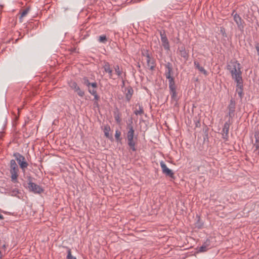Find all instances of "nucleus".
I'll use <instances>...</instances> for the list:
<instances>
[{
    "mask_svg": "<svg viewBox=\"0 0 259 259\" xmlns=\"http://www.w3.org/2000/svg\"><path fill=\"white\" fill-rule=\"evenodd\" d=\"M226 68L229 71L231 77L234 81L240 83V81L243 80L240 64L237 61L232 60L227 63Z\"/></svg>",
    "mask_w": 259,
    "mask_h": 259,
    "instance_id": "f257e3e1",
    "label": "nucleus"
},
{
    "mask_svg": "<svg viewBox=\"0 0 259 259\" xmlns=\"http://www.w3.org/2000/svg\"><path fill=\"white\" fill-rule=\"evenodd\" d=\"M128 131L127 133V144L133 151L136 150L135 147L136 137H134L135 131L132 124L128 125Z\"/></svg>",
    "mask_w": 259,
    "mask_h": 259,
    "instance_id": "f03ea898",
    "label": "nucleus"
},
{
    "mask_svg": "<svg viewBox=\"0 0 259 259\" xmlns=\"http://www.w3.org/2000/svg\"><path fill=\"white\" fill-rule=\"evenodd\" d=\"M165 66L166 68V70H165L164 75L166 78L168 80L169 85L175 84V83L174 81V78L172 76V67L171 63L168 62L165 65Z\"/></svg>",
    "mask_w": 259,
    "mask_h": 259,
    "instance_id": "7ed1b4c3",
    "label": "nucleus"
},
{
    "mask_svg": "<svg viewBox=\"0 0 259 259\" xmlns=\"http://www.w3.org/2000/svg\"><path fill=\"white\" fill-rule=\"evenodd\" d=\"M14 156L22 169H24L27 167L28 163L25 161V157L23 156L18 153H14Z\"/></svg>",
    "mask_w": 259,
    "mask_h": 259,
    "instance_id": "20e7f679",
    "label": "nucleus"
},
{
    "mask_svg": "<svg viewBox=\"0 0 259 259\" xmlns=\"http://www.w3.org/2000/svg\"><path fill=\"white\" fill-rule=\"evenodd\" d=\"M232 15L233 16V19L234 21L237 25L238 28L240 30L242 31L244 28V26L243 24V21L242 19V18L240 17L239 15L235 13V11L233 12Z\"/></svg>",
    "mask_w": 259,
    "mask_h": 259,
    "instance_id": "39448f33",
    "label": "nucleus"
},
{
    "mask_svg": "<svg viewBox=\"0 0 259 259\" xmlns=\"http://www.w3.org/2000/svg\"><path fill=\"white\" fill-rule=\"evenodd\" d=\"M160 35L161 37L162 45L164 49L165 50L168 51L169 50V44L165 31L164 30H161L160 31Z\"/></svg>",
    "mask_w": 259,
    "mask_h": 259,
    "instance_id": "423d86ee",
    "label": "nucleus"
},
{
    "mask_svg": "<svg viewBox=\"0 0 259 259\" xmlns=\"http://www.w3.org/2000/svg\"><path fill=\"white\" fill-rule=\"evenodd\" d=\"M28 187L30 191L33 192L34 193H40L43 192L42 188L39 185L33 183L29 182L28 184Z\"/></svg>",
    "mask_w": 259,
    "mask_h": 259,
    "instance_id": "0eeeda50",
    "label": "nucleus"
},
{
    "mask_svg": "<svg viewBox=\"0 0 259 259\" xmlns=\"http://www.w3.org/2000/svg\"><path fill=\"white\" fill-rule=\"evenodd\" d=\"M160 164L163 174L165 175L166 176L173 178L174 177V173L172 171L167 167L166 165L163 161H161Z\"/></svg>",
    "mask_w": 259,
    "mask_h": 259,
    "instance_id": "6e6552de",
    "label": "nucleus"
},
{
    "mask_svg": "<svg viewBox=\"0 0 259 259\" xmlns=\"http://www.w3.org/2000/svg\"><path fill=\"white\" fill-rule=\"evenodd\" d=\"M230 124L231 123L229 120L226 122L222 130V137L225 140H227L228 138L229 130Z\"/></svg>",
    "mask_w": 259,
    "mask_h": 259,
    "instance_id": "1a4fd4ad",
    "label": "nucleus"
},
{
    "mask_svg": "<svg viewBox=\"0 0 259 259\" xmlns=\"http://www.w3.org/2000/svg\"><path fill=\"white\" fill-rule=\"evenodd\" d=\"M143 56H145L146 58V61L147 66L150 68V69L152 70L154 68V65L153 61L151 59L150 54L147 51H145L142 53Z\"/></svg>",
    "mask_w": 259,
    "mask_h": 259,
    "instance_id": "9d476101",
    "label": "nucleus"
},
{
    "mask_svg": "<svg viewBox=\"0 0 259 259\" xmlns=\"http://www.w3.org/2000/svg\"><path fill=\"white\" fill-rule=\"evenodd\" d=\"M235 106L236 103L235 101L233 99H231L228 107L230 118H232L234 116Z\"/></svg>",
    "mask_w": 259,
    "mask_h": 259,
    "instance_id": "9b49d317",
    "label": "nucleus"
},
{
    "mask_svg": "<svg viewBox=\"0 0 259 259\" xmlns=\"http://www.w3.org/2000/svg\"><path fill=\"white\" fill-rule=\"evenodd\" d=\"M236 92L238 94L239 98L242 99L243 96V80H241L240 83L236 82Z\"/></svg>",
    "mask_w": 259,
    "mask_h": 259,
    "instance_id": "f8f14e48",
    "label": "nucleus"
},
{
    "mask_svg": "<svg viewBox=\"0 0 259 259\" xmlns=\"http://www.w3.org/2000/svg\"><path fill=\"white\" fill-rule=\"evenodd\" d=\"M169 88L170 90V93L171 96V98L174 100H177L176 85L175 83L169 85Z\"/></svg>",
    "mask_w": 259,
    "mask_h": 259,
    "instance_id": "ddd939ff",
    "label": "nucleus"
},
{
    "mask_svg": "<svg viewBox=\"0 0 259 259\" xmlns=\"http://www.w3.org/2000/svg\"><path fill=\"white\" fill-rule=\"evenodd\" d=\"M103 68L104 71L109 74V77L110 78H112V69L111 68L110 66V64L108 62H105L104 66Z\"/></svg>",
    "mask_w": 259,
    "mask_h": 259,
    "instance_id": "4468645a",
    "label": "nucleus"
},
{
    "mask_svg": "<svg viewBox=\"0 0 259 259\" xmlns=\"http://www.w3.org/2000/svg\"><path fill=\"white\" fill-rule=\"evenodd\" d=\"M134 93V91L131 87H128L125 89V98L127 101H129Z\"/></svg>",
    "mask_w": 259,
    "mask_h": 259,
    "instance_id": "2eb2a0df",
    "label": "nucleus"
},
{
    "mask_svg": "<svg viewBox=\"0 0 259 259\" xmlns=\"http://www.w3.org/2000/svg\"><path fill=\"white\" fill-rule=\"evenodd\" d=\"M18 168L15 160L12 159L10 161V172H18Z\"/></svg>",
    "mask_w": 259,
    "mask_h": 259,
    "instance_id": "dca6fc26",
    "label": "nucleus"
},
{
    "mask_svg": "<svg viewBox=\"0 0 259 259\" xmlns=\"http://www.w3.org/2000/svg\"><path fill=\"white\" fill-rule=\"evenodd\" d=\"M103 131H104L105 136L106 138L110 139H113L112 136L110 135V134H109V132L110 131V127L109 125H106L104 126V128H103Z\"/></svg>",
    "mask_w": 259,
    "mask_h": 259,
    "instance_id": "f3484780",
    "label": "nucleus"
},
{
    "mask_svg": "<svg viewBox=\"0 0 259 259\" xmlns=\"http://www.w3.org/2000/svg\"><path fill=\"white\" fill-rule=\"evenodd\" d=\"M194 66L195 67L199 70L200 72L203 73L205 75H207V71L204 69L203 67L200 66L199 62L197 61L194 62Z\"/></svg>",
    "mask_w": 259,
    "mask_h": 259,
    "instance_id": "a211bd4d",
    "label": "nucleus"
},
{
    "mask_svg": "<svg viewBox=\"0 0 259 259\" xmlns=\"http://www.w3.org/2000/svg\"><path fill=\"white\" fill-rule=\"evenodd\" d=\"M209 246V241L207 240L200 248L199 251L200 252L206 251Z\"/></svg>",
    "mask_w": 259,
    "mask_h": 259,
    "instance_id": "6ab92c4d",
    "label": "nucleus"
},
{
    "mask_svg": "<svg viewBox=\"0 0 259 259\" xmlns=\"http://www.w3.org/2000/svg\"><path fill=\"white\" fill-rule=\"evenodd\" d=\"M136 107H138V109H136L134 113L136 115H142L144 113V110L142 106L140 104L136 105Z\"/></svg>",
    "mask_w": 259,
    "mask_h": 259,
    "instance_id": "aec40b11",
    "label": "nucleus"
},
{
    "mask_svg": "<svg viewBox=\"0 0 259 259\" xmlns=\"http://www.w3.org/2000/svg\"><path fill=\"white\" fill-rule=\"evenodd\" d=\"M69 85L72 89L74 90V91H75L78 87L76 82L73 81H71L69 82Z\"/></svg>",
    "mask_w": 259,
    "mask_h": 259,
    "instance_id": "412c9836",
    "label": "nucleus"
},
{
    "mask_svg": "<svg viewBox=\"0 0 259 259\" xmlns=\"http://www.w3.org/2000/svg\"><path fill=\"white\" fill-rule=\"evenodd\" d=\"M114 70L118 77H120L122 74V71L120 69L119 65H117L114 66Z\"/></svg>",
    "mask_w": 259,
    "mask_h": 259,
    "instance_id": "4be33fe9",
    "label": "nucleus"
},
{
    "mask_svg": "<svg viewBox=\"0 0 259 259\" xmlns=\"http://www.w3.org/2000/svg\"><path fill=\"white\" fill-rule=\"evenodd\" d=\"M10 173L11 174L12 181L14 182H16L17 180V177L18 176V172H10Z\"/></svg>",
    "mask_w": 259,
    "mask_h": 259,
    "instance_id": "5701e85b",
    "label": "nucleus"
},
{
    "mask_svg": "<svg viewBox=\"0 0 259 259\" xmlns=\"http://www.w3.org/2000/svg\"><path fill=\"white\" fill-rule=\"evenodd\" d=\"M120 135H121V132L118 130H116L115 131V138L117 142L120 141L121 140V139L120 138Z\"/></svg>",
    "mask_w": 259,
    "mask_h": 259,
    "instance_id": "b1692460",
    "label": "nucleus"
},
{
    "mask_svg": "<svg viewBox=\"0 0 259 259\" xmlns=\"http://www.w3.org/2000/svg\"><path fill=\"white\" fill-rule=\"evenodd\" d=\"M67 259H76V258L75 256H73L71 254V252L70 249H68L67 250V255L66 257Z\"/></svg>",
    "mask_w": 259,
    "mask_h": 259,
    "instance_id": "393cba45",
    "label": "nucleus"
},
{
    "mask_svg": "<svg viewBox=\"0 0 259 259\" xmlns=\"http://www.w3.org/2000/svg\"><path fill=\"white\" fill-rule=\"evenodd\" d=\"M75 92L77 93V94L78 95V96H79L80 97H83L84 95V93L83 91L81 90L79 88V87H78L77 89L74 91Z\"/></svg>",
    "mask_w": 259,
    "mask_h": 259,
    "instance_id": "a878e982",
    "label": "nucleus"
},
{
    "mask_svg": "<svg viewBox=\"0 0 259 259\" xmlns=\"http://www.w3.org/2000/svg\"><path fill=\"white\" fill-rule=\"evenodd\" d=\"M99 41L102 43H106L107 41V38L105 35H101L99 37Z\"/></svg>",
    "mask_w": 259,
    "mask_h": 259,
    "instance_id": "bb28decb",
    "label": "nucleus"
},
{
    "mask_svg": "<svg viewBox=\"0 0 259 259\" xmlns=\"http://www.w3.org/2000/svg\"><path fill=\"white\" fill-rule=\"evenodd\" d=\"M83 83L84 85H85L87 87H88V88L90 87L91 82H90L89 80H88V79L87 77H84L83 78Z\"/></svg>",
    "mask_w": 259,
    "mask_h": 259,
    "instance_id": "cd10ccee",
    "label": "nucleus"
},
{
    "mask_svg": "<svg viewBox=\"0 0 259 259\" xmlns=\"http://www.w3.org/2000/svg\"><path fill=\"white\" fill-rule=\"evenodd\" d=\"M88 91L92 95L97 93L96 89L92 88L91 87L88 88Z\"/></svg>",
    "mask_w": 259,
    "mask_h": 259,
    "instance_id": "c85d7f7f",
    "label": "nucleus"
},
{
    "mask_svg": "<svg viewBox=\"0 0 259 259\" xmlns=\"http://www.w3.org/2000/svg\"><path fill=\"white\" fill-rule=\"evenodd\" d=\"M29 9H26L24 10L21 13V16L20 19H22L23 17H25L28 13Z\"/></svg>",
    "mask_w": 259,
    "mask_h": 259,
    "instance_id": "c756f323",
    "label": "nucleus"
},
{
    "mask_svg": "<svg viewBox=\"0 0 259 259\" xmlns=\"http://www.w3.org/2000/svg\"><path fill=\"white\" fill-rule=\"evenodd\" d=\"M94 97V100H96V102H94V105H96V106H98V102H97L100 98L99 96L98 95L97 93L95 94H94L93 95Z\"/></svg>",
    "mask_w": 259,
    "mask_h": 259,
    "instance_id": "7c9ffc66",
    "label": "nucleus"
},
{
    "mask_svg": "<svg viewBox=\"0 0 259 259\" xmlns=\"http://www.w3.org/2000/svg\"><path fill=\"white\" fill-rule=\"evenodd\" d=\"M90 87L92 88L97 89V83L96 82L91 83H90Z\"/></svg>",
    "mask_w": 259,
    "mask_h": 259,
    "instance_id": "2f4dec72",
    "label": "nucleus"
},
{
    "mask_svg": "<svg viewBox=\"0 0 259 259\" xmlns=\"http://www.w3.org/2000/svg\"><path fill=\"white\" fill-rule=\"evenodd\" d=\"M255 49L257 51V54L259 56V43H256L255 44Z\"/></svg>",
    "mask_w": 259,
    "mask_h": 259,
    "instance_id": "473e14b6",
    "label": "nucleus"
},
{
    "mask_svg": "<svg viewBox=\"0 0 259 259\" xmlns=\"http://www.w3.org/2000/svg\"><path fill=\"white\" fill-rule=\"evenodd\" d=\"M115 120L117 121V122L119 123L120 122V119L118 116H115Z\"/></svg>",
    "mask_w": 259,
    "mask_h": 259,
    "instance_id": "72a5a7b5",
    "label": "nucleus"
},
{
    "mask_svg": "<svg viewBox=\"0 0 259 259\" xmlns=\"http://www.w3.org/2000/svg\"><path fill=\"white\" fill-rule=\"evenodd\" d=\"M3 219H4V217L3 216V215L0 214V220H3Z\"/></svg>",
    "mask_w": 259,
    "mask_h": 259,
    "instance_id": "f704fd0d",
    "label": "nucleus"
},
{
    "mask_svg": "<svg viewBox=\"0 0 259 259\" xmlns=\"http://www.w3.org/2000/svg\"><path fill=\"white\" fill-rule=\"evenodd\" d=\"M3 257V254L2 253V252L0 250V258H2Z\"/></svg>",
    "mask_w": 259,
    "mask_h": 259,
    "instance_id": "c9c22d12",
    "label": "nucleus"
},
{
    "mask_svg": "<svg viewBox=\"0 0 259 259\" xmlns=\"http://www.w3.org/2000/svg\"><path fill=\"white\" fill-rule=\"evenodd\" d=\"M258 147H259V146L258 145H256V148L257 149V148H258Z\"/></svg>",
    "mask_w": 259,
    "mask_h": 259,
    "instance_id": "e433bc0d",
    "label": "nucleus"
},
{
    "mask_svg": "<svg viewBox=\"0 0 259 259\" xmlns=\"http://www.w3.org/2000/svg\"><path fill=\"white\" fill-rule=\"evenodd\" d=\"M122 84H123V85H124V81L123 80L122 81Z\"/></svg>",
    "mask_w": 259,
    "mask_h": 259,
    "instance_id": "4c0bfd02",
    "label": "nucleus"
},
{
    "mask_svg": "<svg viewBox=\"0 0 259 259\" xmlns=\"http://www.w3.org/2000/svg\"><path fill=\"white\" fill-rule=\"evenodd\" d=\"M3 248H5V247H6V245H4L3 246Z\"/></svg>",
    "mask_w": 259,
    "mask_h": 259,
    "instance_id": "58836bf2",
    "label": "nucleus"
},
{
    "mask_svg": "<svg viewBox=\"0 0 259 259\" xmlns=\"http://www.w3.org/2000/svg\"><path fill=\"white\" fill-rule=\"evenodd\" d=\"M184 54H185V55H186V52H184V53H183V55H184Z\"/></svg>",
    "mask_w": 259,
    "mask_h": 259,
    "instance_id": "ea45409f",
    "label": "nucleus"
},
{
    "mask_svg": "<svg viewBox=\"0 0 259 259\" xmlns=\"http://www.w3.org/2000/svg\"><path fill=\"white\" fill-rule=\"evenodd\" d=\"M183 57H186V55H183Z\"/></svg>",
    "mask_w": 259,
    "mask_h": 259,
    "instance_id": "a19ab883",
    "label": "nucleus"
}]
</instances>
